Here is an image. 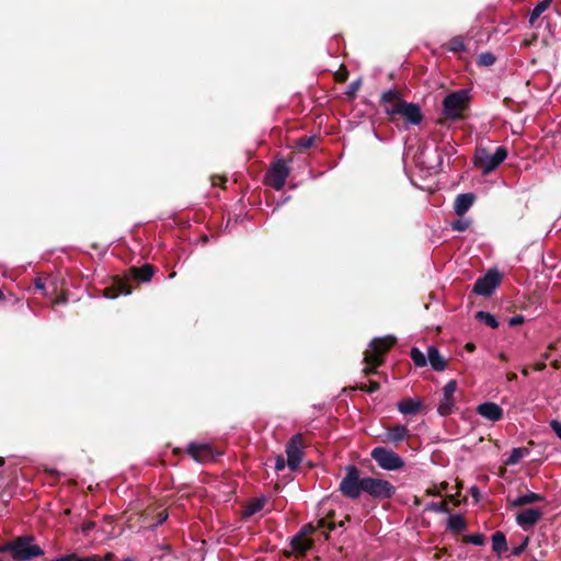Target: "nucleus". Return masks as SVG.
Listing matches in <instances>:
<instances>
[{
  "label": "nucleus",
  "instance_id": "obj_19",
  "mask_svg": "<svg viewBox=\"0 0 561 561\" xmlns=\"http://www.w3.org/2000/svg\"><path fill=\"white\" fill-rule=\"evenodd\" d=\"M426 353H427V357H426L427 364H430L431 367L435 371H443L446 369V360L440 355V353L436 346H434V345L428 346L426 350Z\"/></svg>",
  "mask_w": 561,
  "mask_h": 561
},
{
  "label": "nucleus",
  "instance_id": "obj_26",
  "mask_svg": "<svg viewBox=\"0 0 561 561\" xmlns=\"http://www.w3.org/2000/svg\"><path fill=\"white\" fill-rule=\"evenodd\" d=\"M551 0H542L535 5L530 12L529 22L533 24L535 21L549 8Z\"/></svg>",
  "mask_w": 561,
  "mask_h": 561
},
{
  "label": "nucleus",
  "instance_id": "obj_48",
  "mask_svg": "<svg viewBox=\"0 0 561 561\" xmlns=\"http://www.w3.org/2000/svg\"><path fill=\"white\" fill-rule=\"evenodd\" d=\"M167 519V515H164L163 517H159V522L158 524H162L164 520Z\"/></svg>",
  "mask_w": 561,
  "mask_h": 561
},
{
  "label": "nucleus",
  "instance_id": "obj_11",
  "mask_svg": "<svg viewBox=\"0 0 561 561\" xmlns=\"http://www.w3.org/2000/svg\"><path fill=\"white\" fill-rule=\"evenodd\" d=\"M288 168L284 161H277L272 165L267 173L268 184L275 190L279 191L284 187L288 176Z\"/></svg>",
  "mask_w": 561,
  "mask_h": 561
},
{
  "label": "nucleus",
  "instance_id": "obj_18",
  "mask_svg": "<svg viewBox=\"0 0 561 561\" xmlns=\"http://www.w3.org/2000/svg\"><path fill=\"white\" fill-rule=\"evenodd\" d=\"M476 199L474 194L463 193L459 194L454 203V210L458 216H463L470 207L473 205Z\"/></svg>",
  "mask_w": 561,
  "mask_h": 561
},
{
  "label": "nucleus",
  "instance_id": "obj_3",
  "mask_svg": "<svg viewBox=\"0 0 561 561\" xmlns=\"http://www.w3.org/2000/svg\"><path fill=\"white\" fill-rule=\"evenodd\" d=\"M396 339L393 336H385L374 339L369 343V348L365 352V362L371 366V368H365L364 371L369 374L373 368L379 366L382 363L383 354L393 345Z\"/></svg>",
  "mask_w": 561,
  "mask_h": 561
},
{
  "label": "nucleus",
  "instance_id": "obj_17",
  "mask_svg": "<svg viewBox=\"0 0 561 561\" xmlns=\"http://www.w3.org/2000/svg\"><path fill=\"white\" fill-rule=\"evenodd\" d=\"M312 529L311 526H305L301 531L291 539V547L295 551L305 553L312 547V541L307 539L305 535Z\"/></svg>",
  "mask_w": 561,
  "mask_h": 561
},
{
  "label": "nucleus",
  "instance_id": "obj_24",
  "mask_svg": "<svg viewBox=\"0 0 561 561\" xmlns=\"http://www.w3.org/2000/svg\"><path fill=\"white\" fill-rule=\"evenodd\" d=\"M134 276L140 282H149L153 276V267L150 264H145L140 268H134Z\"/></svg>",
  "mask_w": 561,
  "mask_h": 561
},
{
  "label": "nucleus",
  "instance_id": "obj_41",
  "mask_svg": "<svg viewBox=\"0 0 561 561\" xmlns=\"http://www.w3.org/2000/svg\"><path fill=\"white\" fill-rule=\"evenodd\" d=\"M527 543H528V539L526 538V539L524 540V542H523L519 547L514 548V550H513V554L518 556V554H519V553L525 549V547L527 546Z\"/></svg>",
  "mask_w": 561,
  "mask_h": 561
},
{
  "label": "nucleus",
  "instance_id": "obj_34",
  "mask_svg": "<svg viewBox=\"0 0 561 561\" xmlns=\"http://www.w3.org/2000/svg\"><path fill=\"white\" fill-rule=\"evenodd\" d=\"M468 542L474 546H482L484 543V536L479 533L470 534L467 537Z\"/></svg>",
  "mask_w": 561,
  "mask_h": 561
},
{
  "label": "nucleus",
  "instance_id": "obj_14",
  "mask_svg": "<svg viewBox=\"0 0 561 561\" xmlns=\"http://www.w3.org/2000/svg\"><path fill=\"white\" fill-rule=\"evenodd\" d=\"M477 413L483 419L497 422L503 417V409L494 402H484L477 407Z\"/></svg>",
  "mask_w": 561,
  "mask_h": 561
},
{
  "label": "nucleus",
  "instance_id": "obj_44",
  "mask_svg": "<svg viewBox=\"0 0 561 561\" xmlns=\"http://www.w3.org/2000/svg\"><path fill=\"white\" fill-rule=\"evenodd\" d=\"M53 561H71V554L61 556Z\"/></svg>",
  "mask_w": 561,
  "mask_h": 561
},
{
  "label": "nucleus",
  "instance_id": "obj_42",
  "mask_svg": "<svg viewBox=\"0 0 561 561\" xmlns=\"http://www.w3.org/2000/svg\"><path fill=\"white\" fill-rule=\"evenodd\" d=\"M312 142H313L312 138H307V139H304L300 141V146L304 148H308L312 145Z\"/></svg>",
  "mask_w": 561,
  "mask_h": 561
},
{
  "label": "nucleus",
  "instance_id": "obj_25",
  "mask_svg": "<svg viewBox=\"0 0 561 561\" xmlns=\"http://www.w3.org/2000/svg\"><path fill=\"white\" fill-rule=\"evenodd\" d=\"M476 318L492 329H496L499 327L496 318L488 311H478L476 313Z\"/></svg>",
  "mask_w": 561,
  "mask_h": 561
},
{
  "label": "nucleus",
  "instance_id": "obj_6",
  "mask_svg": "<svg viewBox=\"0 0 561 561\" xmlns=\"http://www.w3.org/2000/svg\"><path fill=\"white\" fill-rule=\"evenodd\" d=\"M377 465L387 471H396L404 466V460L394 451L386 447H376L370 453Z\"/></svg>",
  "mask_w": 561,
  "mask_h": 561
},
{
  "label": "nucleus",
  "instance_id": "obj_46",
  "mask_svg": "<svg viewBox=\"0 0 561 561\" xmlns=\"http://www.w3.org/2000/svg\"><path fill=\"white\" fill-rule=\"evenodd\" d=\"M466 348H467V351H469V352H473L476 347H474V345H473L472 343H468V344L466 345Z\"/></svg>",
  "mask_w": 561,
  "mask_h": 561
},
{
  "label": "nucleus",
  "instance_id": "obj_39",
  "mask_svg": "<svg viewBox=\"0 0 561 561\" xmlns=\"http://www.w3.org/2000/svg\"><path fill=\"white\" fill-rule=\"evenodd\" d=\"M285 459L283 457H278L275 462L276 471H280L285 468Z\"/></svg>",
  "mask_w": 561,
  "mask_h": 561
},
{
  "label": "nucleus",
  "instance_id": "obj_12",
  "mask_svg": "<svg viewBox=\"0 0 561 561\" xmlns=\"http://www.w3.org/2000/svg\"><path fill=\"white\" fill-rule=\"evenodd\" d=\"M188 455L199 463L208 462L215 459V451L209 444L206 443H191L187 446Z\"/></svg>",
  "mask_w": 561,
  "mask_h": 561
},
{
  "label": "nucleus",
  "instance_id": "obj_40",
  "mask_svg": "<svg viewBox=\"0 0 561 561\" xmlns=\"http://www.w3.org/2000/svg\"><path fill=\"white\" fill-rule=\"evenodd\" d=\"M13 540L0 547V553L10 552L12 554Z\"/></svg>",
  "mask_w": 561,
  "mask_h": 561
},
{
  "label": "nucleus",
  "instance_id": "obj_50",
  "mask_svg": "<svg viewBox=\"0 0 561 561\" xmlns=\"http://www.w3.org/2000/svg\"><path fill=\"white\" fill-rule=\"evenodd\" d=\"M121 293H122V294H124V295H129V294H130V290H129V289H127V290H122Z\"/></svg>",
  "mask_w": 561,
  "mask_h": 561
},
{
  "label": "nucleus",
  "instance_id": "obj_20",
  "mask_svg": "<svg viewBox=\"0 0 561 561\" xmlns=\"http://www.w3.org/2000/svg\"><path fill=\"white\" fill-rule=\"evenodd\" d=\"M380 102H381V104L383 106V110H385L386 114H387V107H389L391 105L398 106L399 104H404L405 103V101L401 100L400 92L394 90V89H389V90L385 91L381 94Z\"/></svg>",
  "mask_w": 561,
  "mask_h": 561
},
{
  "label": "nucleus",
  "instance_id": "obj_31",
  "mask_svg": "<svg viewBox=\"0 0 561 561\" xmlns=\"http://www.w3.org/2000/svg\"><path fill=\"white\" fill-rule=\"evenodd\" d=\"M265 500L256 499L252 502L245 510V515L251 516L257 512H260L264 507Z\"/></svg>",
  "mask_w": 561,
  "mask_h": 561
},
{
  "label": "nucleus",
  "instance_id": "obj_1",
  "mask_svg": "<svg viewBox=\"0 0 561 561\" xmlns=\"http://www.w3.org/2000/svg\"><path fill=\"white\" fill-rule=\"evenodd\" d=\"M339 491L351 500H357L364 493L376 501H386L393 497L397 489L387 480L362 477L356 466L348 465L345 467V476L340 481Z\"/></svg>",
  "mask_w": 561,
  "mask_h": 561
},
{
  "label": "nucleus",
  "instance_id": "obj_29",
  "mask_svg": "<svg viewBox=\"0 0 561 561\" xmlns=\"http://www.w3.org/2000/svg\"><path fill=\"white\" fill-rule=\"evenodd\" d=\"M111 558V554L99 556V554H90L85 557H81L77 553H71V561H107Z\"/></svg>",
  "mask_w": 561,
  "mask_h": 561
},
{
  "label": "nucleus",
  "instance_id": "obj_51",
  "mask_svg": "<svg viewBox=\"0 0 561 561\" xmlns=\"http://www.w3.org/2000/svg\"><path fill=\"white\" fill-rule=\"evenodd\" d=\"M4 463V459L0 457V465Z\"/></svg>",
  "mask_w": 561,
  "mask_h": 561
},
{
  "label": "nucleus",
  "instance_id": "obj_9",
  "mask_svg": "<svg viewBox=\"0 0 561 561\" xmlns=\"http://www.w3.org/2000/svg\"><path fill=\"white\" fill-rule=\"evenodd\" d=\"M287 466L296 470L302 460V435L295 434L286 446Z\"/></svg>",
  "mask_w": 561,
  "mask_h": 561
},
{
  "label": "nucleus",
  "instance_id": "obj_27",
  "mask_svg": "<svg viewBox=\"0 0 561 561\" xmlns=\"http://www.w3.org/2000/svg\"><path fill=\"white\" fill-rule=\"evenodd\" d=\"M410 356L414 362L415 366L424 367L427 365V354L425 355L420 348L412 347L410 351Z\"/></svg>",
  "mask_w": 561,
  "mask_h": 561
},
{
  "label": "nucleus",
  "instance_id": "obj_28",
  "mask_svg": "<svg viewBox=\"0 0 561 561\" xmlns=\"http://www.w3.org/2000/svg\"><path fill=\"white\" fill-rule=\"evenodd\" d=\"M528 454L526 448H513L511 455L508 456L506 463L507 465H516L526 455Z\"/></svg>",
  "mask_w": 561,
  "mask_h": 561
},
{
  "label": "nucleus",
  "instance_id": "obj_21",
  "mask_svg": "<svg viewBox=\"0 0 561 561\" xmlns=\"http://www.w3.org/2000/svg\"><path fill=\"white\" fill-rule=\"evenodd\" d=\"M545 501V497L540 495L539 493L535 492H527L525 494H522L517 496L516 499L511 501V505L514 507L523 506L530 503H537Z\"/></svg>",
  "mask_w": 561,
  "mask_h": 561
},
{
  "label": "nucleus",
  "instance_id": "obj_38",
  "mask_svg": "<svg viewBox=\"0 0 561 561\" xmlns=\"http://www.w3.org/2000/svg\"><path fill=\"white\" fill-rule=\"evenodd\" d=\"M359 85H360V80H356V81L352 82L348 87L347 93L348 94L355 93L358 90Z\"/></svg>",
  "mask_w": 561,
  "mask_h": 561
},
{
  "label": "nucleus",
  "instance_id": "obj_13",
  "mask_svg": "<svg viewBox=\"0 0 561 561\" xmlns=\"http://www.w3.org/2000/svg\"><path fill=\"white\" fill-rule=\"evenodd\" d=\"M540 508H526L516 514V524L524 530L533 528L542 517Z\"/></svg>",
  "mask_w": 561,
  "mask_h": 561
},
{
  "label": "nucleus",
  "instance_id": "obj_45",
  "mask_svg": "<svg viewBox=\"0 0 561 561\" xmlns=\"http://www.w3.org/2000/svg\"><path fill=\"white\" fill-rule=\"evenodd\" d=\"M35 287H36L37 289H41V290H42V289H44L45 285H44V283H43L39 278H36V279H35Z\"/></svg>",
  "mask_w": 561,
  "mask_h": 561
},
{
  "label": "nucleus",
  "instance_id": "obj_5",
  "mask_svg": "<svg viewBox=\"0 0 561 561\" xmlns=\"http://www.w3.org/2000/svg\"><path fill=\"white\" fill-rule=\"evenodd\" d=\"M468 100L469 94L466 90H459L448 94L443 101V114L451 121L460 118Z\"/></svg>",
  "mask_w": 561,
  "mask_h": 561
},
{
  "label": "nucleus",
  "instance_id": "obj_16",
  "mask_svg": "<svg viewBox=\"0 0 561 561\" xmlns=\"http://www.w3.org/2000/svg\"><path fill=\"white\" fill-rule=\"evenodd\" d=\"M409 434V428L405 425H397L385 432L383 440L397 445L408 438Z\"/></svg>",
  "mask_w": 561,
  "mask_h": 561
},
{
  "label": "nucleus",
  "instance_id": "obj_53",
  "mask_svg": "<svg viewBox=\"0 0 561 561\" xmlns=\"http://www.w3.org/2000/svg\"><path fill=\"white\" fill-rule=\"evenodd\" d=\"M3 298V294L2 291L0 290V300Z\"/></svg>",
  "mask_w": 561,
  "mask_h": 561
},
{
  "label": "nucleus",
  "instance_id": "obj_7",
  "mask_svg": "<svg viewBox=\"0 0 561 561\" xmlns=\"http://www.w3.org/2000/svg\"><path fill=\"white\" fill-rule=\"evenodd\" d=\"M388 116L401 115L410 125H419L422 122L423 115L421 108L415 103L399 104L398 106L391 105L387 107Z\"/></svg>",
  "mask_w": 561,
  "mask_h": 561
},
{
  "label": "nucleus",
  "instance_id": "obj_23",
  "mask_svg": "<svg viewBox=\"0 0 561 561\" xmlns=\"http://www.w3.org/2000/svg\"><path fill=\"white\" fill-rule=\"evenodd\" d=\"M447 527L454 533H460L466 528V520L460 514H454L448 517Z\"/></svg>",
  "mask_w": 561,
  "mask_h": 561
},
{
  "label": "nucleus",
  "instance_id": "obj_15",
  "mask_svg": "<svg viewBox=\"0 0 561 561\" xmlns=\"http://www.w3.org/2000/svg\"><path fill=\"white\" fill-rule=\"evenodd\" d=\"M423 407V400L421 398H405L398 402V411L403 415H415Z\"/></svg>",
  "mask_w": 561,
  "mask_h": 561
},
{
  "label": "nucleus",
  "instance_id": "obj_37",
  "mask_svg": "<svg viewBox=\"0 0 561 561\" xmlns=\"http://www.w3.org/2000/svg\"><path fill=\"white\" fill-rule=\"evenodd\" d=\"M524 321H525L524 316H522V314H516V316H514V317L510 318V320H508V324H510L511 327H516V325L522 324Z\"/></svg>",
  "mask_w": 561,
  "mask_h": 561
},
{
  "label": "nucleus",
  "instance_id": "obj_49",
  "mask_svg": "<svg viewBox=\"0 0 561 561\" xmlns=\"http://www.w3.org/2000/svg\"><path fill=\"white\" fill-rule=\"evenodd\" d=\"M0 561H14L12 558L11 559H8V558H0Z\"/></svg>",
  "mask_w": 561,
  "mask_h": 561
},
{
  "label": "nucleus",
  "instance_id": "obj_2",
  "mask_svg": "<svg viewBox=\"0 0 561 561\" xmlns=\"http://www.w3.org/2000/svg\"><path fill=\"white\" fill-rule=\"evenodd\" d=\"M12 559L27 561L44 554V550L35 543L33 536H21L13 540Z\"/></svg>",
  "mask_w": 561,
  "mask_h": 561
},
{
  "label": "nucleus",
  "instance_id": "obj_36",
  "mask_svg": "<svg viewBox=\"0 0 561 561\" xmlns=\"http://www.w3.org/2000/svg\"><path fill=\"white\" fill-rule=\"evenodd\" d=\"M550 427L554 432V434L558 436V438L561 439V422L558 420H552L550 422Z\"/></svg>",
  "mask_w": 561,
  "mask_h": 561
},
{
  "label": "nucleus",
  "instance_id": "obj_22",
  "mask_svg": "<svg viewBox=\"0 0 561 561\" xmlns=\"http://www.w3.org/2000/svg\"><path fill=\"white\" fill-rule=\"evenodd\" d=\"M492 549L497 554H502L507 550L506 537L503 533L496 531L492 536Z\"/></svg>",
  "mask_w": 561,
  "mask_h": 561
},
{
  "label": "nucleus",
  "instance_id": "obj_52",
  "mask_svg": "<svg viewBox=\"0 0 561 561\" xmlns=\"http://www.w3.org/2000/svg\"><path fill=\"white\" fill-rule=\"evenodd\" d=\"M123 561H133V559H130V558H126V559H124Z\"/></svg>",
  "mask_w": 561,
  "mask_h": 561
},
{
  "label": "nucleus",
  "instance_id": "obj_30",
  "mask_svg": "<svg viewBox=\"0 0 561 561\" xmlns=\"http://www.w3.org/2000/svg\"><path fill=\"white\" fill-rule=\"evenodd\" d=\"M448 49L454 53L466 50V45L460 36H455L450 39Z\"/></svg>",
  "mask_w": 561,
  "mask_h": 561
},
{
  "label": "nucleus",
  "instance_id": "obj_35",
  "mask_svg": "<svg viewBox=\"0 0 561 561\" xmlns=\"http://www.w3.org/2000/svg\"><path fill=\"white\" fill-rule=\"evenodd\" d=\"M426 510H430V511H433L436 513H443V512L447 511V507L444 503L432 502V503L427 504Z\"/></svg>",
  "mask_w": 561,
  "mask_h": 561
},
{
  "label": "nucleus",
  "instance_id": "obj_8",
  "mask_svg": "<svg viewBox=\"0 0 561 561\" xmlns=\"http://www.w3.org/2000/svg\"><path fill=\"white\" fill-rule=\"evenodd\" d=\"M501 282L497 271H489L484 276L479 277L473 286V293L479 296L489 297L493 294Z\"/></svg>",
  "mask_w": 561,
  "mask_h": 561
},
{
  "label": "nucleus",
  "instance_id": "obj_33",
  "mask_svg": "<svg viewBox=\"0 0 561 561\" xmlns=\"http://www.w3.org/2000/svg\"><path fill=\"white\" fill-rule=\"evenodd\" d=\"M453 230L455 231H458V232H462V231H466L469 226H470V221L466 218H459V219H456L454 220L451 224H450Z\"/></svg>",
  "mask_w": 561,
  "mask_h": 561
},
{
  "label": "nucleus",
  "instance_id": "obj_10",
  "mask_svg": "<svg viewBox=\"0 0 561 561\" xmlns=\"http://www.w3.org/2000/svg\"><path fill=\"white\" fill-rule=\"evenodd\" d=\"M456 390H457V381L456 380L451 379L445 385V387L443 389V398L440 399L438 408H437V412L442 416L449 415L453 412V410L455 408L454 394H455Z\"/></svg>",
  "mask_w": 561,
  "mask_h": 561
},
{
  "label": "nucleus",
  "instance_id": "obj_43",
  "mask_svg": "<svg viewBox=\"0 0 561 561\" xmlns=\"http://www.w3.org/2000/svg\"><path fill=\"white\" fill-rule=\"evenodd\" d=\"M471 495L474 497V499H478L480 496V491L477 486H472L471 488Z\"/></svg>",
  "mask_w": 561,
  "mask_h": 561
},
{
  "label": "nucleus",
  "instance_id": "obj_47",
  "mask_svg": "<svg viewBox=\"0 0 561 561\" xmlns=\"http://www.w3.org/2000/svg\"><path fill=\"white\" fill-rule=\"evenodd\" d=\"M377 389H378V383L373 382L369 391L373 392V391H376Z\"/></svg>",
  "mask_w": 561,
  "mask_h": 561
},
{
  "label": "nucleus",
  "instance_id": "obj_4",
  "mask_svg": "<svg viewBox=\"0 0 561 561\" xmlns=\"http://www.w3.org/2000/svg\"><path fill=\"white\" fill-rule=\"evenodd\" d=\"M506 158L507 149L503 146L497 147L493 154L486 149L480 148L476 152L474 163L486 175L494 171Z\"/></svg>",
  "mask_w": 561,
  "mask_h": 561
},
{
  "label": "nucleus",
  "instance_id": "obj_32",
  "mask_svg": "<svg viewBox=\"0 0 561 561\" xmlns=\"http://www.w3.org/2000/svg\"><path fill=\"white\" fill-rule=\"evenodd\" d=\"M494 62L495 56L490 51L482 53L478 57V64L481 66L489 67L492 66Z\"/></svg>",
  "mask_w": 561,
  "mask_h": 561
}]
</instances>
